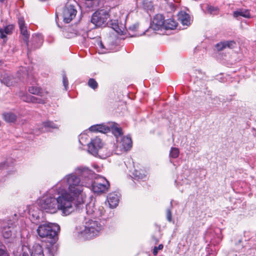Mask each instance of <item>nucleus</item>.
Wrapping results in <instances>:
<instances>
[{
  "label": "nucleus",
  "instance_id": "nucleus-1",
  "mask_svg": "<svg viewBox=\"0 0 256 256\" xmlns=\"http://www.w3.org/2000/svg\"><path fill=\"white\" fill-rule=\"evenodd\" d=\"M60 184H56L48 190L38 200L40 210L50 214H56L60 211L62 216H68L75 210H80L84 207L82 198L76 201L69 192L58 190Z\"/></svg>",
  "mask_w": 256,
  "mask_h": 256
},
{
  "label": "nucleus",
  "instance_id": "nucleus-2",
  "mask_svg": "<svg viewBox=\"0 0 256 256\" xmlns=\"http://www.w3.org/2000/svg\"><path fill=\"white\" fill-rule=\"evenodd\" d=\"M56 184H60L59 188H56L58 190L64 191V192H68L66 191L68 188L69 192L72 194L73 196L76 201L78 198H82L84 202V197L82 192L84 186V182H82L80 178L74 173L66 175L62 180Z\"/></svg>",
  "mask_w": 256,
  "mask_h": 256
},
{
  "label": "nucleus",
  "instance_id": "nucleus-3",
  "mask_svg": "<svg viewBox=\"0 0 256 256\" xmlns=\"http://www.w3.org/2000/svg\"><path fill=\"white\" fill-rule=\"evenodd\" d=\"M104 226L98 220H88L78 231V236L84 240H90L100 234Z\"/></svg>",
  "mask_w": 256,
  "mask_h": 256
},
{
  "label": "nucleus",
  "instance_id": "nucleus-4",
  "mask_svg": "<svg viewBox=\"0 0 256 256\" xmlns=\"http://www.w3.org/2000/svg\"><path fill=\"white\" fill-rule=\"evenodd\" d=\"M60 230V227L58 224L50 222L40 224L36 230L39 236L46 238L50 244L56 243Z\"/></svg>",
  "mask_w": 256,
  "mask_h": 256
},
{
  "label": "nucleus",
  "instance_id": "nucleus-5",
  "mask_svg": "<svg viewBox=\"0 0 256 256\" xmlns=\"http://www.w3.org/2000/svg\"><path fill=\"white\" fill-rule=\"evenodd\" d=\"M76 174L80 178L82 182H84V186H90L96 174L86 168L78 167L76 170Z\"/></svg>",
  "mask_w": 256,
  "mask_h": 256
},
{
  "label": "nucleus",
  "instance_id": "nucleus-6",
  "mask_svg": "<svg viewBox=\"0 0 256 256\" xmlns=\"http://www.w3.org/2000/svg\"><path fill=\"white\" fill-rule=\"evenodd\" d=\"M109 16L110 14L107 10H98L92 15L91 22L96 26H105Z\"/></svg>",
  "mask_w": 256,
  "mask_h": 256
},
{
  "label": "nucleus",
  "instance_id": "nucleus-7",
  "mask_svg": "<svg viewBox=\"0 0 256 256\" xmlns=\"http://www.w3.org/2000/svg\"><path fill=\"white\" fill-rule=\"evenodd\" d=\"M90 186L94 193L99 194L106 192L110 187V184L104 178L100 176L96 178L94 182L92 180Z\"/></svg>",
  "mask_w": 256,
  "mask_h": 256
},
{
  "label": "nucleus",
  "instance_id": "nucleus-8",
  "mask_svg": "<svg viewBox=\"0 0 256 256\" xmlns=\"http://www.w3.org/2000/svg\"><path fill=\"white\" fill-rule=\"evenodd\" d=\"M77 10L75 6L68 3L66 4L63 10V20L66 23L70 22L76 16Z\"/></svg>",
  "mask_w": 256,
  "mask_h": 256
},
{
  "label": "nucleus",
  "instance_id": "nucleus-9",
  "mask_svg": "<svg viewBox=\"0 0 256 256\" xmlns=\"http://www.w3.org/2000/svg\"><path fill=\"white\" fill-rule=\"evenodd\" d=\"M14 226V222L12 220H8L7 224L3 226L2 234L4 238H9L12 236H16V230Z\"/></svg>",
  "mask_w": 256,
  "mask_h": 256
},
{
  "label": "nucleus",
  "instance_id": "nucleus-10",
  "mask_svg": "<svg viewBox=\"0 0 256 256\" xmlns=\"http://www.w3.org/2000/svg\"><path fill=\"white\" fill-rule=\"evenodd\" d=\"M164 22V16L162 14H158L154 18L150 28L154 30L163 28Z\"/></svg>",
  "mask_w": 256,
  "mask_h": 256
},
{
  "label": "nucleus",
  "instance_id": "nucleus-11",
  "mask_svg": "<svg viewBox=\"0 0 256 256\" xmlns=\"http://www.w3.org/2000/svg\"><path fill=\"white\" fill-rule=\"evenodd\" d=\"M58 128V126L54 124L53 122L50 120L43 122L42 124L40 126H39L37 128L40 132H51L53 129Z\"/></svg>",
  "mask_w": 256,
  "mask_h": 256
},
{
  "label": "nucleus",
  "instance_id": "nucleus-12",
  "mask_svg": "<svg viewBox=\"0 0 256 256\" xmlns=\"http://www.w3.org/2000/svg\"><path fill=\"white\" fill-rule=\"evenodd\" d=\"M89 130L92 132L102 134H106L110 131V128L103 124L93 125L89 128Z\"/></svg>",
  "mask_w": 256,
  "mask_h": 256
},
{
  "label": "nucleus",
  "instance_id": "nucleus-13",
  "mask_svg": "<svg viewBox=\"0 0 256 256\" xmlns=\"http://www.w3.org/2000/svg\"><path fill=\"white\" fill-rule=\"evenodd\" d=\"M132 145H112V154H121L125 152L130 150Z\"/></svg>",
  "mask_w": 256,
  "mask_h": 256
},
{
  "label": "nucleus",
  "instance_id": "nucleus-14",
  "mask_svg": "<svg viewBox=\"0 0 256 256\" xmlns=\"http://www.w3.org/2000/svg\"><path fill=\"white\" fill-rule=\"evenodd\" d=\"M42 42V38L40 34H36L33 36L32 41V47H29V50H28V53L30 52L33 49L38 48L40 46Z\"/></svg>",
  "mask_w": 256,
  "mask_h": 256
},
{
  "label": "nucleus",
  "instance_id": "nucleus-15",
  "mask_svg": "<svg viewBox=\"0 0 256 256\" xmlns=\"http://www.w3.org/2000/svg\"><path fill=\"white\" fill-rule=\"evenodd\" d=\"M108 202L110 208H116L118 204L119 196L115 193H111L107 197Z\"/></svg>",
  "mask_w": 256,
  "mask_h": 256
},
{
  "label": "nucleus",
  "instance_id": "nucleus-16",
  "mask_svg": "<svg viewBox=\"0 0 256 256\" xmlns=\"http://www.w3.org/2000/svg\"><path fill=\"white\" fill-rule=\"evenodd\" d=\"M106 146L107 145H100L98 147L99 150L98 156L101 158H104L106 157L110 156L112 154V152L111 150H108V148Z\"/></svg>",
  "mask_w": 256,
  "mask_h": 256
},
{
  "label": "nucleus",
  "instance_id": "nucleus-17",
  "mask_svg": "<svg viewBox=\"0 0 256 256\" xmlns=\"http://www.w3.org/2000/svg\"><path fill=\"white\" fill-rule=\"evenodd\" d=\"M14 29L13 25H8L4 28V29L0 28V38L4 40V42L6 41V34H10L12 33Z\"/></svg>",
  "mask_w": 256,
  "mask_h": 256
},
{
  "label": "nucleus",
  "instance_id": "nucleus-18",
  "mask_svg": "<svg viewBox=\"0 0 256 256\" xmlns=\"http://www.w3.org/2000/svg\"><path fill=\"white\" fill-rule=\"evenodd\" d=\"M31 256H44L42 247L39 244H35L32 247Z\"/></svg>",
  "mask_w": 256,
  "mask_h": 256
},
{
  "label": "nucleus",
  "instance_id": "nucleus-19",
  "mask_svg": "<svg viewBox=\"0 0 256 256\" xmlns=\"http://www.w3.org/2000/svg\"><path fill=\"white\" fill-rule=\"evenodd\" d=\"M21 34H22V39L24 42L26 44L28 50H29L28 39L30 34L28 32L26 26L20 28Z\"/></svg>",
  "mask_w": 256,
  "mask_h": 256
},
{
  "label": "nucleus",
  "instance_id": "nucleus-20",
  "mask_svg": "<svg viewBox=\"0 0 256 256\" xmlns=\"http://www.w3.org/2000/svg\"><path fill=\"white\" fill-rule=\"evenodd\" d=\"M233 16L234 18H238V16H242L245 18H250V15L248 10L240 9L234 12Z\"/></svg>",
  "mask_w": 256,
  "mask_h": 256
},
{
  "label": "nucleus",
  "instance_id": "nucleus-21",
  "mask_svg": "<svg viewBox=\"0 0 256 256\" xmlns=\"http://www.w3.org/2000/svg\"><path fill=\"white\" fill-rule=\"evenodd\" d=\"M178 19L183 25L188 26L190 24V16L186 12L180 14Z\"/></svg>",
  "mask_w": 256,
  "mask_h": 256
},
{
  "label": "nucleus",
  "instance_id": "nucleus-22",
  "mask_svg": "<svg viewBox=\"0 0 256 256\" xmlns=\"http://www.w3.org/2000/svg\"><path fill=\"white\" fill-rule=\"evenodd\" d=\"M134 178L136 180H143L146 178V172L144 170H134L132 172Z\"/></svg>",
  "mask_w": 256,
  "mask_h": 256
},
{
  "label": "nucleus",
  "instance_id": "nucleus-23",
  "mask_svg": "<svg viewBox=\"0 0 256 256\" xmlns=\"http://www.w3.org/2000/svg\"><path fill=\"white\" fill-rule=\"evenodd\" d=\"M86 146V150L88 153L91 154L96 156H98L99 146L100 145H84Z\"/></svg>",
  "mask_w": 256,
  "mask_h": 256
},
{
  "label": "nucleus",
  "instance_id": "nucleus-24",
  "mask_svg": "<svg viewBox=\"0 0 256 256\" xmlns=\"http://www.w3.org/2000/svg\"><path fill=\"white\" fill-rule=\"evenodd\" d=\"M112 131L116 139V142H118L120 140V138L123 134L122 129L115 125H113L112 126Z\"/></svg>",
  "mask_w": 256,
  "mask_h": 256
},
{
  "label": "nucleus",
  "instance_id": "nucleus-25",
  "mask_svg": "<svg viewBox=\"0 0 256 256\" xmlns=\"http://www.w3.org/2000/svg\"><path fill=\"white\" fill-rule=\"evenodd\" d=\"M177 26L176 22L174 20L168 19L164 22L163 28L173 30Z\"/></svg>",
  "mask_w": 256,
  "mask_h": 256
},
{
  "label": "nucleus",
  "instance_id": "nucleus-26",
  "mask_svg": "<svg viewBox=\"0 0 256 256\" xmlns=\"http://www.w3.org/2000/svg\"><path fill=\"white\" fill-rule=\"evenodd\" d=\"M86 214L90 216H96V208H94V204L90 203L86 205Z\"/></svg>",
  "mask_w": 256,
  "mask_h": 256
},
{
  "label": "nucleus",
  "instance_id": "nucleus-27",
  "mask_svg": "<svg viewBox=\"0 0 256 256\" xmlns=\"http://www.w3.org/2000/svg\"><path fill=\"white\" fill-rule=\"evenodd\" d=\"M4 120L8 122H14L16 120V116L12 113L8 112L3 114Z\"/></svg>",
  "mask_w": 256,
  "mask_h": 256
},
{
  "label": "nucleus",
  "instance_id": "nucleus-28",
  "mask_svg": "<svg viewBox=\"0 0 256 256\" xmlns=\"http://www.w3.org/2000/svg\"><path fill=\"white\" fill-rule=\"evenodd\" d=\"M28 92L34 94L42 96L43 92L42 91L41 88L36 86H31L28 88Z\"/></svg>",
  "mask_w": 256,
  "mask_h": 256
},
{
  "label": "nucleus",
  "instance_id": "nucleus-29",
  "mask_svg": "<svg viewBox=\"0 0 256 256\" xmlns=\"http://www.w3.org/2000/svg\"><path fill=\"white\" fill-rule=\"evenodd\" d=\"M109 24L110 26L118 34H120L122 32L117 20H111Z\"/></svg>",
  "mask_w": 256,
  "mask_h": 256
},
{
  "label": "nucleus",
  "instance_id": "nucleus-30",
  "mask_svg": "<svg viewBox=\"0 0 256 256\" xmlns=\"http://www.w3.org/2000/svg\"><path fill=\"white\" fill-rule=\"evenodd\" d=\"M15 160L12 158H8L6 161L0 164V168H4L7 166H12Z\"/></svg>",
  "mask_w": 256,
  "mask_h": 256
},
{
  "label": "nucleus",
  "instance_id": "nucleus-31",
  "mask_svg": "<svg viewBox=\"0 0 256 256\" xmlns=\"http://www.w3.org/2000/svg\"><path fill=\"white\" fill-rule=\"evenodd\" d=\"M118 142H121L122 144H132V140L130 136H122L120 138V140Z\"/></svg>",
  "mask_w": 256,
  "mask_h": 256
},
{
  "label": "nucleus",
  "instance_id": "nucleus-32",
  "mask_svg": "<svg viewBox=\"0 0 256 256\" xmlns=\"http://www.w3.org/2000/svg\"><path fill=\"white\" fill-rule=\"evenodd\" d=\"M54 244H50V246H47L49 254L52 256H54L56 254L58 249L57 246Z\"/></svg>",
  "mask_w": 256,
  "mask_h": 256
},
{
  "label": "nucleus",
  "instance_id": "nucleus-33",
  "mask_svg": "<svg viewBox=\"0 0 256 256\" xmlns=\"http://www.w3.org/2000/svg\"><path fill=\"white\" fill-rule=\"evenodd\" d=\"M142 6L146 10H151L153 6L152 2L148 0H143Z\"/></svg>",
  "mask_w": 256,
  "mask_h": 256
},
{
  "label": "nucleus",
  "instance_id": "nucleus-34",
  "mask_svg": "<svg viewBox=\"0 0 256 256\" xmlns=\"http://www.w3.org/2000/svg\"><path fill=\"white\" fill-rule=\"evenodd\" d=\"M179 150L176 148H172L170 156L171 158H176L179 155Z\"/></svg>",
  "mask_w": 256,
  "mask_h": 256
},
{
  "label": "nucleus",
  "instance_id": "nucleus-35",
  "mask_svg": "<svg viewBox=\"0 0 256 256\" xmlns=\"http://www.w3.org/2000/svg\"><path fill=\"white\" fill-rule=\"evenodd\" d=\"M87 6L90 8H94L98 6L97 0H86Z\"/></svg>",
  "mask_w": 256,
  "mask_h": 256
},
{
  "label": "nucleus",
  "instance_id": "nucleus-36",
  "mask_svg": "<svg viewBox=\"0 0 256 256\" xmlns=\"http://www.w3.org/2000/svg\"><path fill=\"white\" fill-rule=\"evenodd\" d=\"M88 85L90 87L94 90L98 88V83L94 78H90L89 80Z\"/></svg>",
  "mask_w": 256,
  "mask_h": 256
},
{
  "label": "nucleus",
  "instance_id": "nucleus-37",
  "mask_svg": "<svg viewBox=\"0 0 256 256\" xmlns=\"http://www.w3.org/2000/svg\"><path fill=\"white\" fill-rule=\"evenodd\" d=\"M207 10L208 13L211 14H216L218 10V8H214L211 6H208Z\"/></svg>",
  "mask_w": 256,
  "mask_h": 256
},
{
  "label": "nucleus",
  "instance_id": "nucleus-38",
  "mask_svg": "<svg viewBox=\"0 0 256 256\" xmlns=\"http://www.w3.org/2000/svg\"><path fill=\"white\" fill-rule=\"evenodd\" d=\"M33 96L30 95V94H24L22 96V100L25 102H32V98Z\"/></svg>",
  "mask_w": 256,
  "mask_h": 256
},
{
  "label": "nucleus",
  "instance_id": "nucleus-39",
  "mask_svg": "<svg viewBox=\"0 0 256 256\" xmlns=\"http://www.w3.org/2000/svg\"><path fill=\"white\" fill-rule=\"evenodd\" d=\"M0 256H10L5 246L0 243Z\"/></svg>",
  "mask_w": 256,
  "mask_h": 256
},
{
  "label": "nucleus",
  "instance_id": "nucleus-40",
  "mask_svg": "<svg viewBox=\"0 0 256 256\" xmlns=\"http://www.w3.org/2000/svg\"><path fill=\"white\" fill-rule=\"evenodd\" d=\"M32 103L34 104H44L46 103V100L44 99L40 98H36V96H33L32 98Z\"/></svg>",
  "mask_w": 256,
  "mask_h": 256
},
{
  "label": "nucleus",
  "instance_id": "nucleus-41",
  "mask_svg": "<svg viewBox=\"0 0 256 256\" xmlns=\"http://www.w3.org/2000/svg\"><path fill=\"white\" fill-rule=\"evenodd\" d=\"M226 48H234L236 43L234 41H224Z\"/></svg>",
  "mask_w": 256,
  "mask_h": 256
},
{
  "label": "nucleus",
  "instance_id": "nucleus-42",
  "mask_svg": "<svg viewBox=\"0 0 256 256\" xmlns=\"http://www.w3.org/2000/svg\"><path fill=\"white\" fill-rule=\"evenodd\" d=\"M216 47L218 50H222L224 48H226V44L224 42H220L216 45Z\"/></svg>",
  "mask_w": 256,
  "mask_h": 256
},
{
  "label": "nucleus",
  "instance_id": "nucleus-43",
  "mask_svg": "<svg viewBox=\"0 0 256 256\" xmlns=\"http://www.w3.org/2000/svg\"><path fill=\"white\" fill-rule=\"evenodd\" d=\"M101 142V139L98 137H96L94 138L91 140L88 144H100Z\"/></svg>",
  "mask_w": 256,
  "mask_h": 256
},
{
  "label": "nucleus",
  "instance_id": "nucleus-44",
  "mask_svg": "<svg viewBox=\"0 0 256 256\" xmlns=\"http://www.w3.org/2000/svg\"><path fill=\"white\" fill-rule=\"evenodd\" d=\"M18 24L20 28H22L26 27V26H25V22L24 18L20 17L18 18Z\"/></svg>",
  "mask_w": 256,
  "mask_h": 256
},
{
  "label": "nucleus",
  "instance_id": "nucleus-45",
  "mask_svg": "<svg viewBox=\"0 0 256 256\" xmlns=\"http://www.w3.org/2000/svg\"><path fill=\"white\" fill-rule=\"evenodd\" d=\"M166 219L169 222H171L172 220V212L170 208L166 210Z\"/></svg>",
  "mask_w": 256,
  "mask_h": 256
},
{
  "label": "nucleus",
  "instance_id": "nucleus-46",
  "mask_svg": "<svg viewBox=\"0 0 256 256\" xmlns=\"http://www.w3.org/2000/svg\"><path fill=\"white\" fill-rule=\"evenodd\" d=\"M163 245L162 244H159L158 246H155L154 248L153 254L156 255L158 252V250H160L163 248Z\"/></svg>",
  "mask_w": 256,
  "mask_h": 256
},
{
  "label": "nucleus",
  "instance_id": "nucleus-47",
  "mask_svg": "<svg viewBox=\"0 0 256 256\" xmlns=\"http://www.w3.org/2000/svg\"><path fill=\"white\" fill-rule=\"evenodd\" d=\"M62 82H63V84L65 88V90H66L68 86V80L66 75L63 76Z\"/></svg>",
  "mask_w": 256,
  "mask_h": 256
},
{
  "label": "nucleus",
  "instance_id": "nucleus-48",
  "mask_svg": "<svg viewBox=\"0 0 256 256\" xmlns=\"http://www.w3.org/2000/svg\"><path fill=\"white\" fill-rule=\"evenodd\" d=\"M152 238L153 240V241L156 244L158 242V240L157 238H156L154 236H152Z\"/></svg>",
  "mask_w": 256,
  "mask_h": 256
},
{
  "label": "nucleus",
  "instance_id": "nucleus-49",
  "mask_svg": "<svg viewBox=\"0 0 256 256\" xmlns=\"http://www.w3.org/2000/svg\"><path fill=\"white\" fill-rule=\"evenodd\" d=\"M22 256H28V254H24Z\"/></svg>",
  "mask_w": 256,
  "mask_h": 256
},
{
  "label": "nucleus",
  "instance_id": "nucleus-50",
  "mask_svg": "<svg viewBox=\"0 0 256 256\" xmlns=\"http://www.w3.org/2000/svg\"><path fill=\"white\" fill-rule=\"evenodd\" d=\"M80 142L82 144V141L80 140Z\"/></svg>",
  "mask_w": 256,
  "mask_h": 256
},
{
  "label": "nucleus",
  "instance_id": "nucleus-51",
  "mask_svg": "<svg viewBox=\"0 0 256 256\" xmlns=\"http://www.w3.org/2000/svg\"><path fill=\"white\" fill-rule=\"evenodd\" d=\"M4 0H0V2H4Z\"/></svg>",
  "mask_w": 256,
  "mask_h": 256
},
{
  "label": "nucleus",
  "instance_id": "nucleus-52",
  "mask_svg": "<svg viewBox=\"0 0 256 256\" xmlns=\"http://www.w3.org/2000/svg\"><path fill=\"white\" fill-rule=\"evenodd\" d=\"M171 206H172V202H170Z\"/></svg>",
  "mask_w": 256,
  "mask_h": 256
}]
</instances>
